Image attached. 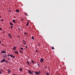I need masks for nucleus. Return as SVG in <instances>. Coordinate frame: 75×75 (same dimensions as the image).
I'll use <instances>...</instances> for the list:
<instances>
[{
  "mask_svg": "<svg viewBox=\"0 0 75 75\" xmlns=\"http://www.w3.org/2000/svg\"><path fill=\"white\" fill-rule=\"evenodd\" d=\"M8 56H11V57H12L13 58H15V56L13 55H12V54H8Z\"/></svg>",
  "mask_w": 75,
  "mask_h": 75,
  "instance_id": "1",
  "label": "nucleus"
},
{
  "mask_svg": "<svg viewBox=\"0 0 75 75\" xmlns=\"http://www.w3.org/2000/svg\"><path fill=\"white\" fill-rule=\"evenodd\" d=\"M6 61V60L4 59H2L1 61V62L3 63L4 62H5Z\"/></svg>",
  "mask_w": 75,
  "mask_h": 75,
  "instance_id": "2",
  "label": "nucleus"
},
{
  "mask_svg": "<svg viewBox=\"0 0 75 75\" xmlns=\"http://www.w3.org/2000/svg\"><path fill=\"white\" fill-rule=\"evenodd\" d=\"M3 57L5 59L7 57V55L6 54H4L3 55Z\"/></svg>",
  "mask_w": 75,
  "mask_h": 75,
  "instance_id": "3",
  "label": "nucleus"
},
{
  "mask_svg": "<svg viewBox=\"0 0 75 75\" xmlns=\"http://www.w3.org/2000/svg\"><path fill=\"white\" fill-rule=\"evenodd\" d=\"M1 53H6V51H4V50H2V51H1Z\"/></svg>",
  "mask_w": 75,
  "mask_h": 75,
  "instance_id": "4",
  "label": "nucleus"
},
{
  "mask_svg": "<svg viewBox=\"0 0 75 75\" xmlns=\"http://www.w3.org/2000/svg\"><path fill=\"white\" fill-rule=\"evenodd\" d=\"M43 61H44V60H43V59L42 58L40 59V62L42 63Z\"/></svg>",
  "mask_w": 75,
  "mask_h": 75,
  "instance_id": "5",
  "label": "nucleus"
},
{
  "mask_svg": "<svg viewBox=\"0 0 75 75\" xmlns=\"http://www.w3.org/2000/svg\"><path fill=\"white\" fill-rule=\"evenodd\" d=\"M35 74H39V73H38V71H35Z\"/></svg>",
  "mask_w": 75,
  "mask_h": 75,
  "instance_id": "6",
  "label": "nucleus"
},
{
  "mask_svg": "<svg viewBox=\"0 0 75 75\" xmlns=\"http://www.w3.org/2000/svg\"><path fill=\"white\" fill-rule=\"evenodd\" d=\"M28 71L29 72V73L30 74H32V73L31 72V71H30V70H28Z\"/></svg>",
  "mask_w": 75,
  "mask_h": 75,
  "instance_id": "7",
  "label": "nucleus"
},
{
  "mask_svg": "<svg viewBox=\"0 0 75 75\" xmlns=\"http://www.w3.org/2000/svg\"><path fill=\"white\" fill-rule=\"evenodd\" d=\"M14 53L16 54H18V51H15Z\"/></svg>",
  "mask_w": 75,
  "mask_h": 75,
  "instance_id": "8",
  "label": "nucleus"
},
{
  "mask_svg": "<svg viewBox=\"0 0 75 75\" xmlns=\"http://www.w3.org/2000/svg\"><path fill=\"white\" fill-rule=\"evenodd\" d=\"M8 36H9V37L11 38H12V37L11 36V35L10 34H8Z\"/></svg>",
  "mask_w": 75,
  "mask_h": 75,
  "instance_id": "9",
  "label": "nucleus"
},
{
  "mask_svg": "<svg viewBox=\"0 0 75 75\" xmlns=\"http://www.w3.org/2000/svg\"><path fill=\"white\" fill-rule=\"evenodd\" d=\"M13 49L14 50H15L16 49V47H14L13 48Z\"/></svg>",
  "mask_w": 75,
  "mask_h": 75,
  "instance_id": "10",
  "label": "nucleus"
},
{
  "mask_svg": "<svg viewBox=\"0 0 75 75\" xmlns=\"http://www.w3.org/2000/svg\"><path fill=\"white\" fill-rule=\"evenodd\" d=\"M28 64V65L29 66L30 64L29 63V62L28 61H27L26 62Z\"/></svg>",
  "mask_w": 75,
  "mask_h": 75,
  "instance_id": "11",
  "label": "nucleus"
},
{
  "mask_svg": "<svg viewBox=\"0 0 75 75\" xmlns=\"http://www.w3.org/2000/svg\"><path fill=\"white\" fill-rule=\"evenodd\" d=\"M7 59H8V60H9V61L11 60V59H10V57H7Z\"/></svg>",
  "mask_w": 75,
  "mask_h": 75,
  "instance_id": "12",
  "label": "nucleus"
},
{
  "mask_svg": "<svg viewBox=\"0 0 75 75\" xmlns=\"http://www.w3.org/2000/svg\"><path fill=\"white\" fill-rule=\"evenodd\" d=\"M29 24V22H28V21L27 23L26 24L27 26H28V25Z\"/></svg>",
  "mask_w": 75,
  "mask_h": 75,
  "instance_id": "13",
  "label": "nucleus"
},
{
  "mask_svg": "<svg viewBox=\"0 0 75 75\" xmlns=\"http://www.w3.org/2000/svg\"><path fill=\"white\" fill-rule=\"evenodd\" d=\"M16 12H17V13H19V11L18 10H16Z\"/></svg>",
  "mask_w": 75,
  "mask_h": 75,
  "instance_id": "14",
  "label": "nucleus"
},
{
  "mask_svg": "<svg viewBox=\"0 0 75 75\" xmlns=\"http://www.w3.org/2000/svg\"><path fill=\"white\" fill-rule=\"evenodd\" d=\"M8 73H10V72L11 71L10 70H8Z\"/></svg>",
  "mask_w": 75,
  "mask_h": 75,
  "instance_id": "15",
  "label": "nucleus"
},
{
  "mask_svg": "<svg viewBox=\"0 0 75 75\" xmlns=\"http://www.w3.org/2000/svg\"><path fill=\"white\" fill-rule=\"evenodd\" d=\"M10 25H13V24L11 22H10Z\"/></svg>",
  "mask_w": 75,
  "mask_h": 75,
  "instance_id": "16",
  "label": "nucleus"
},
{
  "mask_svg": "<svg viewBox=\"0 0 75 75\" xmlns=\"http://www.w3.org/2000/svg\"><path fill=\"white\" fill-rule=\"evenodd\" d=\"M12 21L13 22V23H16L15 22V20H14V19H13V20Z\"/></svg>",
  "mask_w": 75,
  "mask_h": 75,
  "instance_id": "17",
  "label": "nucleus"
},
{
  "mask_svg": "<svg viewBox=\"0 0 75 75\" xmlns=\"http://www.w3.org/2000/svg\"><path fill=\"white\" fill-rule=\"evenodd\" d=\"M23 42H24V43L26 44V42H25V40H23Z\"/></svg>",
  "mask_w": 75,
  "mask_h": 75,
  "instance_id": "18",
  "label": "nucleus"
},
{
  "mask_svg": "<svg viewBox=\"0 0 75 75\" xmlns=\"http://www.w3.org/2000/svg\"><path fill=\"white\" fill-rule=\"evenodd\" d=\"M20 49L21 50H24V48H23V47H21Z\"/></svg>",
  "mask_w": 75,
  "mask_h": 75,
  "instance_id": "19",
  "label": "nucleus"
},
{
  "mask_svg": "<svg viewBox=\"0 0 75 75\" xmlns=\"http://www.w3.org/2000/svg\"><path fill=\"white\" fill-rule=\"evenodd\" d=\"M19 51L21 53H23V51L21 50H20Z\"/></svg>",
  "mask_w": 75,
  "mask_h": 75,
  "instance_id": "20",
  "label": "nucleus"
},
{
  "mask_svg": "<svg viewBox=\"0 0 75 75\" xmlns=\"http://www.w3.org/2000/svg\"><path fill=\"white\" fill-rule=\"evenodd\" d=\"M22 70L23 69H22V68H20V71H22Z\"/></svg>",
  "mask_w": 75,
  "mask_h": 75,
  "instance_id": "21",
  "label": "nucleus"
},
{
  "mask_svg": "<svg viewBox=\"0 0 75 75\" xmlns=\"http://www.w3.org/2000/svg\"><path fill=\"white\" fill-rule=\"evenodd\" d=\"M31 62H32V63L33 64L34 63V61H32Z\"/></svg>",
  "mask_w": 75,
  "mask_h": 75,
  "instance_id": "22",
  "label": "nucleus"
},
{
  "mask_svg": "<svg viewBox=\"0 0 75 75\" xmlns=\"http://www.w3.org/2000/svg\"><path fill=\"white\" fill-rule=\"evenodd\" d=\"M33 40H34V37H33V36H32V38H31Z\"/></svg>",
  "mask_w": 75,
  "mask_h": 75,
  "instance_id": "23",
  "label": "nucleus"
},
{
  "mask_svg": "<svg viewBox=\"0 0 75 75\" xmlns=\"http://www.w3.org/2000/svg\"><path fill=\"white\" fill-rule=\"evenodd\" d=\"M37 63L38 64L37 65L38 66H39L40 65V64L38 63Z\"/></svg>",
  "mask_w": 75,
  "mask_h": 75,
  "instance_id": "24",
  "label": "nucleus"
},
{
  "mask_svg": "<svg viewBox=\"0 0 75 75\" xmlns=\"http://www.w3.org/2000/svg\"><path fill=\"white\" fill-rule=\"evenodd\" d=\"M49 73L47 72V74H46V75H49Z\"/></svg>",
  "mask_w": 75,
  "mask_h": 75,
  "instance_id": "25",
  "label": "nucleus"
},
{
  "mask_svg": "<svg viewBox=\"0 0 75 75\" xmlns=\"http://www.w3.org/2000/svg\"><path fill=\"white\" fill-rule=\"evenodd\" d=\"M25 16H28V15L27 13H25Z\"/></svg>",
  "mask_w": 75,
  "mask_h": 75,
  "instance_id": "26",
  "label": "nucleus"
},
{
  "mask_svg": "<svg viewBox=\"0 0 75 75\" xmlns=\"http://www.w3.org/2000/svg\"><path fill=\"white\" fill-rule=\"evenodd\" d=\"M8 61H6V62H5V63H8Z\"/></svg>",
  "mask_w": 75,
  "mask_h": 75,
  "instance_id": "27",
  "label": "nucleus"
},
{
  "mask_svg": "<svg viewBox=\"0 0 75 75\" xmlns=\"http://www.w3.org/2000/svg\"><path fill=\"white\" fill-rule=\"evenodd\" d=\"M52 47V50H54V48L53 47Z\"/></svg>",
  "mask_w": 75,
  "mask_h": 75,
  "instance_id": "28",
  "label": "nucleus"
},
{
  "mask_svg": "<svg viewBox=\"0 0 75 75\" xmlns=\"http://www.w3.org/2000/svg\"><path fill=\"white\" fill-rule=\"evenodd\" d=\"M2 73V72L1 71H0V74H1Z\"/></svg>",
  "mask_w": 75,
  "mask_h": 75,
  "instance_id": "29",
  "label": "nucleus"
},
{
  "mask_svg": "<svg viewBox=\"0 0 75 75\" xmlns=\"http://www.w3.org/2000/svg\"><path fill=\"white\" fill-rule=\"evenodd\" d=\"M1 21H4V19H1Z\"/></svg>",
  "mask_w": 75,
  "mask_h": 75,
  "instance_id": "30",
  "label": "nucleus"
},
{
  "mask_svg": "<svg viewBox=\"0 0 75 75\" xmlns=\"http://www.w3.org/2000/svg\"><path fill=\"white\" fill-rule=\"evenodd\" d=\"M25 35H26L27 34L26 33V32H25V34H24Z\"/></svg>",
  "mask_w": 75,
  "mask_h": 75,
  "instance_id": "31",
  "label": "nucleus"
},
{
  "mask_svg": "<svg viewBox=\"0 0 75 75\" xmlns=\"http://www.w3.org/2000/svg\"><path fill=\"white\" fill-rule=\"evenodd\" d=\"M24 45H26V42H25V43H24Z\"/></svg>",
  "mask_w": 75,
  "mask_h": 75,
  "instance_id": "32",
  "label": "nucleus"
},
{
  "mask_svg": "<svg viewBox=\"0 0 75 75\" xmlns=\"http://www.w3.org/2000/svg\"><path fill=\"white\" fill-rule=\"evenodd\" d=\"M35 51L36 52H37L38 50H36Z\"/></svg>",
  "mask_w": 75,
  "mask_h": 75,
  "instance_id": "33",
  "label": "nucleus"
},
{
  "mask_svg": "<svg viewBox=\"0 0 75 75\" xmlns=\"http://www.w3.org/2000/svg\"><path fill=\"white\" fill-rule=\"evenodd\" d=\"M2 30V28H0V30Z\"/></svg>",
  "mask_w": 75,
  "mask_h": 75,
  "instance_id": "34",
  "label": "nucleus"
},
{
  "mask_svg": "<svg viewBox=\"0 0 75 75\" xmlns=\"http://www.w3.org/2000/svg\"><path fill=\"white\" fill-rule=\"evenodd\" d=\"M13 28V26H12H12H11V28Z\"/></svg>",
  "mask_w": 75,
  "mask_h": 75,
  "instance_id": "35",
  "label": "nucleus"
},
{
  "mask_svg": "<svg viewBox=\"0 0 75 75\" xmlns=\"http://www.w3.org/2000/svg\"><path fill=\"white\" fill-rule=\"evenodd\" d=\"M25 47H26V48H28V47H27V46H25Z\"/></svg>",
  "mask_w": 75,
  "mask_h": 75,
  "instance_id": "36",
  "label": "nucleus"
},
{
  "mask_svg": "<svg viewBox=\"0 0 75 75\" xmlns=\"http://www.w3.org/2000/svg\"><path fill=\"white\" fill-rule=\"evenodd\" d=\"M40 71H38V73L39 74V73H40Z\"/></svg>",
  "mask_w": 75,
  "mask_h": 75,
  "instance_id": "37",
  "label": "nucleus"
},
{
  "mask_svg": "<svg viewBox=\"0 0 75 75\" xmlns=\"http://www.w3.org/2000/svg\"><path fill=\"white\" fill-rule=\"evenodd\" d=\"M45 69H47V67H45Z\"/></svg>",
  "mask_w": 75,
  "mask_h": 75,
  "instance_id": "38",
  "label": "nucleus"
},
{
  "mask_svg": "<svg viewBox=\"0 0 75 75\" xmlns=\"http://www.w3.org/2000/svg\"><path fill=\"white\" fill-rule=\"evenodd\" d=\"M1 42V40H0V44Z\"/></svg>",
  "mask_w": 75,
  "mask_h": 75,
  "instance_id": "39",
  "label": "nucleus"
},
{
  "mask_svg": "<svg viewBox=\"0 0 75 75\" xmlns=\"http://www.w3.org/2000/svg\"><path fill=\"white\" fill-rule=\"evenodd\" d=\"M9 12H11V11H9Z\"/></svg>",
  "mask_w": 75,
  "mask_h": 75,
  "instance_id": "40",
  "label": "nucleus"
},
{
  "mask_svg": "<svg viewBox=\"0 0 75 75\" xmlns=\"http://www.w3.org/2000/svg\"><path fill=\"white\" fill-rule=\"evenodd\" d=\"M20 29H21L20 28H19V30H20Z\"/></svg>",
  "mask_w": 75,
  "mask_h": 75,
  "instance_id": "41",
  "label": "nucleus"
},
{
  "mask_svg": "<svg viewBox=\"0 0 75 75\" xmlns=\"http://www.w3.org/2000/svg\"><path fill=\"white\" fill-rule=\"evenodd\" d=\"M38 45H40V44H38Z\"/></svg>",
  "mask_w": 75,
  "mask_h": 75,
  "instance_id": "42",
  "label": "nucleus"
},
{
  "mask_svg": "<svg viewBox=\"0 0 75 75\" xmlns=\"http://www.w3.org/2000/svg\"><path fill=\"white\" fill-rule=\"evenodd\" d=\"M13 75H16V74H13Z\"/></svg>",
  "mask_w": 75,
  "mask_h": 75,
  "instance_id": "43",
  "label": "nucleus"
},
{
  "mask_svg": "<svg viewBox=\"0 0 75 75\" xmlns=\"http://www.w3.org/2000/svg\"><path fill=\"white\" fill-rule=\"evenodd\" d=\"M21 21H23V19H21Z\"/></svg>",
  "mask_w": 75,
  "mask_h": 75,
  "instance_id": "44",
  "label": "nucleus"
},
{
  "mask_svg": "<svg viewBox=\"0 0 75 75\" xmlns=\"http://www.w3.org/2000/svg\"><path fill=\"white\" fill-rule=\"evenodd\" d=\"M18 37H20V36H18Z\"/></svg>",
  "mask_w": 75,
  "mask_h": 75,
  "instance_id": "45",
  "label": "nucleus"
},
{
  "mask_svg": "<svg viewBox=\"0 0 75 75\" xmlns=\"http://www.w3.org/2000/svg\"><path fill=\"white\" fill-rule=\"evenodd\" d=\"M1 18V16H0V18Z\"/></svg>",
  "mask_w": 75,
  "mask_h": 75,
  "instance_id": "46",
  "label": "nucleus"
},
{
  "mask_svg": "<svg viewBox=\"0 0 75 75\" xmlns=\"http://www.w3.org/2000/svg\"><path fill=\"white\" fill-rule=\"evenodd\" d=\"M2 45H3V44Z\"/></svg>",
  "mask_w": 75,
  "mask_h": 75,
  "instance_id": "47",
  "label": "nucleus"
},
{
  "mask_svg": "<svg viewBox=\"0 0 75 75\" xmlns=\"http://www.w3.org/2000/svg\"><path fill=\"white\" fill-rule=\"evenodd\" d=\"M51 75H52V74H51Z\"/></svg>",
  "mask_w": 75,
  "mask_h": 75,
  "instance_id": "48",
  "label": "nucleus"
}]
</instances>
